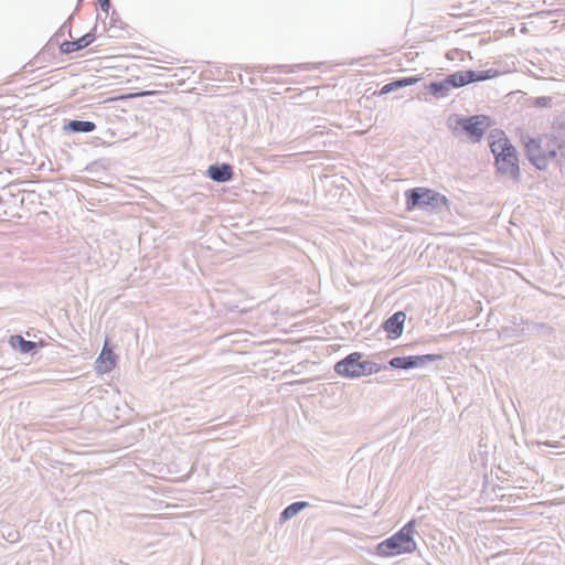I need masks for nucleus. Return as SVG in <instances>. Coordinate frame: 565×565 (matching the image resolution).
Wrapping results in <instances>:
<instances>
[{
	"instance_id": "0eeeda50",
	"label": "nucleus",
	"mask_w": 565,
	"mask_h": 565,
	"mask_svg": "<svg viewBox=\"0 0 565 565\" xmlns=\"http://www.w3.org/2000/svg\"><path fill=\"white\" fill-rule=\"evenodd\" d=\"M499 76V72L497 70L490 68L482 72H473V71H460L448 76L449 83L452 88L462 87L472 82H481L486 79H491Z\"/></svg>"
},
{
	"instance_id": "f257e3e1",
	"label": "nucleus",
	"mask_w": 565,
	"mask_h": 565,
	"mask_svg": "<svg viewBox=\"0 0 565 565\" xmlns=\"http://www.w3.org/2000/svg\"><path fill=\"white\" fill-rule=\"evenodd\" d=\"M522 147L530 163L540 170L552 163L565 168V141L553 134L527 136L522 139Z\"/></svg>"
},
{
	"instance_id": "ddd939ff",
	"label": "nucleus",
	"mask_w": 565,
	"mask_h": 565,
	"mask_svg": "<svg viewBox=\"0 0 565 565\" xmlns=\"http://www.w3.org/2000/svg\"><path fill=\"white\" fill-rule=\"evenodd\" d=\"M406 316L404 312L398 311L391 317V338H398L403 332V324Z\"/></svg>"
},
{
	"instance_id": "1a4fd4ad",
	"label": "nucleus",
	"mask_w": 565,
	"mask_h": 565,
	"mask_svg": "<svg viewBox=\"0 0 565 565\" xmlns=\"http://www.w3.org/2000/svg\"><path fill=\"white\" fill-rule=\"evenodd\" d=\"M440 359H441V355H438V354L394 358V359H391V366L397 367V369L417 367L419 365H423L425 362L437 361Z\"/></svg>"
},
{
	"instance_id": "6e6552de",
	"label": "nucleus",
	"mask_w": 565,
	"mask_h": 565,
	"mask_svg": "<svg viewBox=\"0 0 565 565\" xmlns=\"http://www.w3.org/2000/svg\"><path fill=\"white\" fill-rule=\"evenodd\" d=\"M117 365V355L109 347L108 341H105L100 354L95 361V370L98 374H105L113 371Z\"/></svg>"
},
{
	"instance_id": "9d476101",
	"label": "nucleus",
	"mask_w": 565,
	"mask_h": 565,
	"mask_svg": "<svg viewBox=\"0 0 565 565\" xmlns=\"http://www.w3.org/2000/svg\"><path fill=\"white\" fill-rule=\"evenodd\" d=\"M95 40V35L93 33H87L82 38L75 41H65L61 44V51L63 53H73L78 50H82L93 43Z\"/></svg>"
},
{
	"instance_id": "20e7f679",
	"label": "nucleus",
	"mask_w": 565,
	"mask_h": 565,
	"mask_svg": "<svg viewBox=\"0 0 565 565\" xmlns=\"http://www.w3.org/2000/svg\"><path fill=\"white\" fill-rule=\"evenodd\" d=\"M334 371L341 376L361 377L377 372L379 366L373 362L362 361V354L354 352L338 362Z\"/></svg>"
},
{
	"instance_id": "9b49d317",
	"label": "nucleus",
	"mask_w": 565,
	"mask_h": 565,
	"mask_svg": "<svg viewBox=\"0 0 565 565\" xmlns=\"http://www.w3.org/2000/svg\"><path fill=\"white\" fill-rule=\"evenodd\" d=\"M207 175L214 181L225 182L232 179L233 169L227 163H223L222 166H211L207 169Z\"/></svg>"
},
{
	"instance_id": "423d86ee",
	"label": "nucleus",
	"mask_w": 565,
	"mask_h": 565,
	"mask_svg": "<svg viewBox=\"0 0 565 565\" xmlns=\"http://www.w3.org/2000/svg\"><path fill=\"white\" fill-rule=\"evenodd\" d=\"M492 124L491 117L487 115H476L458 120V125L470 136L473 142H479Z\"/></svg>"
},
{
	"instance_id": "7ed1b4c3",
	"label": "nucleus",
	"mask_w": 565,
	"mask_h": 565,
	"mask_svg": "<svg viewBox=\"0 0 565 565\" xmlns=\"http://www.w3.org/2000/svg\"><path fill=\"white\" fill-rule=\"evenodd\" d=\"M405 196L408 211L417 207L423 210H437L440 206L448 207L449 205V201L445 195L424 186L408 190Z\"/></svg>"
},
{
	"instance_id": "4be33fe9",
	"label": "nucleus",
	"mask_w": 565,
	"mask_h": 565,
	"mask_svg": "<svg viewBox=\"0 0 565 565\" xmlns=\"http://www.w3.org/2000/svg\"><path fill=\"white\" fill-rule=\"evenodd\" d=\"M388 89V85L383 86L382 92H386Z\"/></svg>"
},
{
	"instance_id": "4468645a",
	"label": "nucleus",
	"mask_w": 565,
	"mask_h": 565,
	"mask_svg": "<svg viewBox=\"0 0 565 565\" xmlns=\"http://www.w3.org/2000/svg\"><path fill=\"white\" fill-rule=\"evenodd\" d=\"M95 128L96 125L92 121L72 120L67 124V129L74 132H90Z\"/></svg>"
},
{
	"instance_id": "f03ea898",
	"label": "nucleus",
	"mask_w": 565,
	"mask_h": 565,
	"mask_svg": "<svg viewBox=\"0 0 565 565\" xmlns=\"http://www.w3.org/2000/svg\"><path fill=\"white\" fill-rule=\"evenodd\" d=\"M488 141L494 157L497 172L502 177L519 181L521 170L518 151L507 134L501 129H494L489 134Z\"/></svg>"
},
{
	"instance_id": "aec40b11",
	"label": "nucleus",
	"mask_w": 565,
	"mask_h": 565,
	"mask_svg": "<svg viewBox=\"0 0 565 565\" xmlns=\"http://www.w3.org/2000/svg\"><path fill=\"white\" fill-rule=\"evenodd\" d=\"M383 328H384V329H388V320H387V321H385V322H383Z\"/></svg>"
},
{
	"instance_id": "f3484780",
	"label": "nucleus",
	"mask_w": 565,
	"mask_h": 565,
	"mask_svg": "<svg viewBox=\"0 0 565 565\" xmlns=\"http://www.w3.org/2000/svg\"><path fill=\"white\" fill-rule=\"evenodd\" d=\"M418 81H419V78H416V77H407L402 81L391 82L390 88H391V90H393V89L399 88L405 85H413V84L417 83Z\"/></svg>"
},
{
	"instance_id": "6ab92c4d",
	"label": "nucleus",
	"mask_w": 565,
	"mask_h": 565,
	"mask_svg": "<svg viewBox=\"0 0 565 565\" xmlns=\"http://www.w3.org/2000/svg\"><path fill=\"white\" fill-rule=\"evenodd\" d=\"M97 2L99 3L100 8H102L105 12H108L109 7H110V1H109V0H97Z\"/></svg>"
},
{
	"instance_id": "2eb2a0df",
	"label": "nucleus",
	"mask_w": 565,
	"mask_h": 565,
	"mask_svg": "<svg viewBox=\"0 0 565 565\" xmlns=\"http://www.w3.org/2000/svg\"><path fill=\"white\" fill-rule=\"evenodd\" d=\"M452 88L448 77L439 83H431L429 85V92L435 96H445Z\"/></svg>"
},
{
	"instance_id": "dca6fc26",
	"label": "nucleus",
	"mask_w": 565,
	"mask_h": 565,
	"mask_svg": "<svg viewBox=\"0 0 565 565\" xmlns=\"http://www.w3.org/2000/svg\"><path fill=\"white\" fill-rule=\"evenodd\" d=\"M307 505L306 502H296L287 507L284 512L282 516L284 519H290L295 516L299 511H301Z\"/></svg>"
},
{
	"instance_id": "f8f14e48",
	"label": "nucleus",
	"mask_w": 565,
	"mask_h": 565,
	"mask_svg": "<svg viewBox=\"0 0 565 565\" xmlns=\"http://www.w3.org/2000/svg\"><path fill=\"white\" fill-rule=\"evenodd\" d=\"M9 343L13 349H19L22 353H28L36 347L35 342L24 340L21 335H11Z\"/></svg>"
},
{
	"instance_id": "412c9836",
	"label": "nucleus",
	"mask_w": 565,
	"mask_h": 565,
	"mask_svg": "<svg viewBox=\"0 0 565 565\" xmlns=\"http://www.w3.org/2000/svg\"><path fill=\"white\" fill-rule=\"evenodd\" d=\"M386 545V541L382 542L380 545H379V548H383V546Z\"/></svg>"
},
{
	"instance_id": "a211bd4d",
	"label": "nucleus",
	"mask_w": 565,
	"mask_h": 565,
	"mask_svg": "<svg viewBox=\"0 0 565 565\" xmlns=\"http://www.w3.org/2000/svg\"><path fill=\"white\" fill-rule=\"evenodd\" d=\"M150 94H151V92L131 93V94L121 95V96H118V97H111L107 102H114V100H119V99H128V98H134V97H138V96H147V95H150Z\"/></svg>"
},
{
	"instance_id": "39448f33",
	"label": "nucleus",
	"mask_w": 565,
	"mask_h": 565,
	"mask_svg": "<svg viewBox=\"0 0 565 565\" xmlns=\"http://www.w3.org/2000/svg\"><path fill=\"white\" fill-rule=\"evenodd\" d=\"M414 522H408L391 537V555L412 553L416 548Z\"/></svg>"
}]
</instances>
